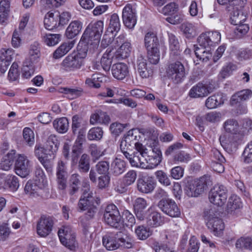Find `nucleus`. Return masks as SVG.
I'll use <instances>...</instances> for the list:
<instances>
[{"instance_id":"f257e3e1","label":"nucleus","mask_w":252,"mask_h":252,"mask_svg":"<svg viewBox=\"0 0 252 252\" xmlns=\"http://www.w3.org/2000/svg\"><path fill=\"white\" fill-rule=\"evenodd\" d=\"M137 152L133 153L131 166L144 169H153L161 162L162 154L158 148L149 151L142 144L136 145Z\"/></svg>"},{"instance_id":"f03ea898","label":"nucleus","mask_w":252,"mask_h":252,"mask_svg":"<svg viewBox=\"0 0 252 252\" xmlns=\"http://www.w3.org/2000/svg\"><path fill=\"white\" fill-rule=\"evenodd\" d=\"M103 30V22L102 21H98L91 26H89L82 36L80 43L92 46L94 49L97 48Z\"/></svg>"},{"instance_id":"7ed1b4c3","label":"nucleus","mask_w":252,"mask_h":252,"mask_svg":"<svg viewBox=\"0 0 252 252\" xmlns=\"http://www.w3.org/2000/svg\"><path fill=\"white\" fill-rule=\"evenodd\" d=\"M103 245L110 251L120 247L129 249L132 247L131 240L126 235L121 231L116 233H108L103 237Z\"/></svg>"},{"instance_id":"20e7f679","label":"nucleus","mask_w":252,"mask_h":252,"mask_svg":"<svg viewBox=\"0 0 252 252\" xmlns=\"http://www.w3.org/2000/svg\"><path fill=\"white\" fill-rule=\"evenodd\" d=\"M219 217V211L214 207L206 208L204 211V217L207 220L206 225L216 235H220L224 228L223 222Z\"/></svg>"},{"instance_id":"39448f33","label":"nucleus","mask_w":252,"mask_h":252,"mask_svg":"<svg viewBox=\"0 0 252 252\" xmlns=\"http://www.w3.org/2000/svg\"><path fill=\"white\" fill-rule=\"evenodd\" d=\"M103 220L108 225L117 229L124 227V221L117 207L113 204L108 205L105 208Z\"/></svg>"},{"instance_id":"423d86ee","label":"nucleus","mask_w":252,"mask_h":252,"mask_svg":"<svg viewBox=\"0 0 252 252\" xmlns=\"http://www.w3.org/2000/svg\"><path fill=\"white\" fill-rule=\"evenodd\" d=\"M209 177L203 176L199 179L188 181L185 191L189 197H197L201 194L206 189L209 181Z\"/></svg>"},{"instance_id":"0eeeda50","label":"nucleus","mask_w":252,"mask_h":252,"mask_svg":"<svg viewBox=\"0 0 252 252\" xmlns=\"http://www.w3.org/2000/svg\"><path fill=\"white\" fill-rule=\"evenodd\" d=\"M167 77L173 82L178 84L181 82L186 76L184 65L180 62L177 61L169 64L166 69Z\"/></svg>"},{"instance_id":"6e6552de","label":"nucleus","mask_w":252,"mask_h":252,"mask_svg":"<svg viewBox=\"0 0 252 252\" xmlns=\"http://www.w3.org/2000/svg\"><path fill=\"white\" fill-rule=\"evenodd\" d=\"M127 133V134L126 135L124 136L121 141L120 149L124 155L127 159H128L130 164L131 165L133 154H131L130 153L133 148V146L135 147L136 152H137L136 145L138 144L141 143L139 142H136L135 141V137L133 136L131 131L129 130Z\"/></svg>"},{"instance_id":"1a4fd4ad","label":"nucleus","mask_w":252,"mask_h":252,"mask_svg":"<svg viewBox=\"0 0 252 252\" xmlns=\"http://www.w3.org/2000/svg\"><path fill=\"white\" fill-rule=\"evenodd\" d=\"M227 197V189L223 185H216L209 193L210 202L218 206H222L226 202Z\"/></svg>"},{"instance_id":"9d476101","label":"nucleus","mask_w":252,"mask_h":252,"mask_svg":"<svg viewBox=\"0 0 252 252\" xmlns=\"http://www.w3.org/2000/svg\"><path fill=\"white\" fill-rule=\"evenodd\" d=\"M158 206L162 212L171 217H179L181 215L180 208L171 199L165 198L161 199L158 202Z\"/></svg>"},{"instance_id":"9b49d317","label":"nucleus","mask_w":252,"mask_h":252,"mask_svg":"<svg viewBox=\"0 0 252 252\" xmlns=\"http://www.w3.org/2000/svg\"><path fill=\"white\" fill-rule=\"evenodd\" d=\"M58 236L62 244L70 250L75 247L74 233L69 226H63L58 231Z\"/></svg>"},{"instance_id":"f8f14e48","label":"nucleus","mask_w":252,"mask_h":252,"mask_svg":"<svg viewBox=\"0 0 252 252\" xmlns=\"http://www.w3.org/2000/svg\"><path fill=\"white\" fill-rule=\"evenodd\" d=\"M95 203L97 205L100 203L99 197L93 196V193L89 189H85L81 196L77 208L79 212L85 211V210L93 205Z\"/></svg>"},{"instance_id":"ddd939ff","label":"nucleus","mask_w":252,"mask_h":252,"mask_svg":"<svg viewBox=\"0 0 252 252\" xmlns=\"http://www.w3.org/2000/svg\"><path fill=\"white\" fill-rule=\"evenodd\" d=\"M242 135L239 133L229 134L224 139V136H220V142L224 144L225 150L229 153H235L238 148L239 145L242 141Z\"/></svg>"},{"instance_id":"4468645a","label":"nucleus","mask_w":252,"mask_h":252,"mask_svg":"<svg viewBox=\"0 0 252 252\" xmlns=\"http://www.w3.org/2000/svg\"><path fill=\"white\" fill-rule=\"evenodd\" d=\"M32 168L30 161L24 155H19L15 161V173L18 176L25 178L30 174Z\"/></svg>"},{"instance_id":"2eb2a0df","label":"nucleus","mask_w":252,"mask_h":252,"mask_svg":"<svg viewBox=\"0 0 252 252\" xmlns=\"http://www.w3.org/2000/svg\"><path fill=\"white\" fill-rule=\"evenodd\" d=\"M54 220L50 216H42L37 224V233L41 237H45L52 231Z\"/></svg>"},{"instance_id":"dca6fc26","label":"nucleus","mask_w":252,"mask_h":252,"mask_svg":"<svg viewBox=\"0 0 252 252\" xmlns=\"http://www.w3.org/2000/svg\"><path fill=\"white\" fill-rule=\"evenodd\" d=\"M66 162L62 160L58 161L56 167V181L58 189L64 190L67 186V173L66 171Z\"/></svg>"},{"instance_id":"f3484780","label":"nucleus","mask_w":252,"mask_h":252,"mask_svg":"<svg viewBox=\"0 0 252 252\" xmlns=\"http://www.w3.org/2000/svg\"><path fill=\"white\" fill-rule=\"evenodd\" d=\"M122 19L124 24L127 28L132 29L135 26L137 22L136 10L131 4H126L123 8Z\"/></svg>"},{"instance_id":"a211bd4d","label":"nucleus","mask_w":252,"mask_h":252,"mask_svg":"<svg viewBox=\"0 0 252 252\" xmlns=\"http://www.w3.org/2000/svg\"><path fill=\"white\" fill-rule=\"evenodd\" d=\"M83 63V59L80 55L75 53L68 55L63 61L62 65L66 70L79 69Z\"/></svg>"},{"instance_id":"6ab92c4d","label":"nucleus","mask_w":252,"mask_h":252,"mask_svg":"<svg viewBox=\"0 0 252 252\" xmlns=\"http://www.w3.org/2000/svg\"><path fill=\"white\" fill-rule=\"evenodd\" d=\"M156 186V183L152 178L142 177L137 180V189L139 191L143 193L152 192Z\"/></svg>"},{"instance_id":"aec40b11","label":"nucleus","mask_w":252,"mask_h":252,"mask_svg":"<svg viewBox=\"0 0 252 252\" xmlns=\"http://www.w3.org/2000/svg\"><path fill=\"white\" fill-rule=\"evenodd\" d=\"M14 55V51L10 49H1L0 51V72L3 74L10 65Z\"/></svg>"},{"instance_id":"412c9836","label":"nucleus","mask_w":252,"mask_h":252,"mask_svg":"<svg viewBox=\"0 0 252 252\" xmlns=\"http://www.w3.org/2000/svg\"><path fill=\"white\" fill-rule=\"evenodd\" d=\"M212 153L213 169L216 172L222 173L224 171L223 163L226 161L225 158L216 149L212 150Z\"/></svg>"},{"instance_id":"4be33fe9","label":"nucleus","mask_w":252,"mask_h":252,"mask_svg":"<svg viewBox=\"0 0 252 252\" xmlns=\"http://www.w3.org/2000/svg\"><path fill=\"white\" fill-rule=\"evenodd\" d=\"M60 146V141L55 135L51 134L47 139L44 146V151L47 155L54 158Z\"/></svg>"},{"instance_id":"5701e85b","label":"nucleus","mask_w":252,"mask_h":252,"mask_svg":"<svg viewBox=\"0 0 252 252\" xmlns=\"http://www.w3.org/2000/svg\"><path fill=\"white\" fill-rule=\"evenodd\" d=\"M213 91L211 87L198 83L190 90L189 95L194 98L204 97L211 93Z\"/></svg>"},{"instance_id":"b1692460","label":"nucleus","mask_w":252,"mask_h":252,"mask_svg":"<svg viewBox=\"0 0 252 252\" xmlns=\"http://www.w3.org/2000/svg\"><path fill=\"white\" fill-rule=\"evenodd\" d=\"M111 71L114 78L122 80L128 74V68L124 63H119L114 64L112 66Z\"/></svg>"},{"instance_id":"393cba45","label":"nucleus","mask_w":252,"mask_h":252,"mask_svg":"<svg viewBox=\"0 0 252 252\" xmlns=\"http://www.w3.org/2000/svg\"><path fill=\"white\" fill-rule=\"evenodd\" d=\"M242 204L240 198L237 195H231L228 200L226 211L228 214L235 216L239 212V209L242 207Z\"/></svg>"},{"instance_id":"a878e982","label":"nucleus","mask_w":252,"mask_h":252,"mask_svg":"<svg viewBox=\"0 0 252 252\" xmlns=\"http://www.w3.org/2000/svg\"><path fill=\"white\" fill-rule=\"evenodd\" d=\"M110 121V118L107 113L101 110H98L91 115L90 123L92 125L100 124L108 125Z\"/></svg>"},{"instance_id":"bb28decb","label":"nucleus","mask_w":252,"mask_h":252,"mask_svg":"<svg viewBox=\"0 0 252 252\" xmlns=\"http://www.w3.org/2000/svg\"><path fill=\"white\" fill-rule=\"evenodd\" d=\"M82 29V23L78 20L72 21L67 28L65 35L69 39H72L81 32Z\"/></svg>"},{"instance_id":"cd10ccee","label":"nucleus","mask_w":252,"mask_h":252,"mask_svg":"<svg viewBox=\"0 0 252 252\" xmlns=\"http://www.w3.org/2000/svg\"><path fill=\"white\" fill-rule=\"evenodd\" d=\"M137 65L138 72L142 78H147L152 76L153 70L147 67L146 60L142 57L137 59Z\"/></svg>"},{"instance_id":"c85d7f7f","label":"nucleus","mask_w":252,"mask_h":252,"mask_svg":"<svg viewBox=\"0 0 252 252\" xmlns=\"http://www.w3.org/2000/svg\"><path fill=\"white\" fill-rule=\"evenodd\" d=\"M252 95V91L249 89L243 90L234 94L230 98V104L232 105L240 103L247 100Z\"/></svg>"},{"instance_id":"c756f323","label":"nucleus","mask_w":252,"mask_h":252,"mask_svg":"<svg viewBox=\"0 0 252 252\" xmlns=\"http://www.w3.org/2000/svg\"><path fill=\"white\" fill-rule=\"evenodd\" d=\"M144 44L147 50L159 48V44L157 35L152 32H147L144 38Z\"/></svg>"},{"instance_id":"7c9ffc66","label":"nucleus","mask_w":252,"mask_h":252,"mask_svg":"<svg viewBox=\"0 0 252 252\" xmlns=\"http://www.w3.org/2000/svg\"><path fill=\"white\" fill-rule=\"evenodd\" d=\"M59 13H48L45 16L44 24L45 27L48 30H53L58 27L60 25L58 21Z\"/></svg>"},{"instance_id":"2f4dec72","label":"nucleus","mask_w":252,"mask_h":252,"mask_svg":"<svg viewBox=\"0 0 252 252\" xmlns=\"http://www.w3.org/2000/svg\"><path fill=\"white\" fill-rule=\"evenodd\" d=\"M224 98L221 94H217L209 96L206 100L205 105L208 109L216 108L224 103Z\"/></svg>"},{"instance_id":"473e14b6","label":"nucleus","mask_w":252,"mask_h":252,"mask_svg":"<svg viewBox=\"0 0 252 252\" xmlns=\"http://www.w3.org/2000/svg\"><path fill=\"white\" fill-rule=\"evenodd\" d=\"M112 50L113 49L108 48L101 59V66L106 71L110 70L112 63V60L114 57V53L112 52Z\"/></svg>"},{"instance_id":"72a5a7b5","label":"nucleus","mask_w":252,"mask_h":252,"mask_svg":"<svg viewBox=\"0 0 252 252\" xmlns=\"http://www.w3.org/2000/svg\"><path fill=\"white\" fill-rule=\"evenodd\" d=\"M74 44V41L63 43L54 51L53 58L55 59L61 58L69 52Z\"/></svg>"},{"instance_id":"f704fd0d","label":"nucleus","mask_w":252,"mask_h":252,"mask_svg":"<svg viewBox=\"0 0 252 252\" xmlns=\"http://www.w3.org/2000/svg\"><path fill=\"white\" fill-rule=\"evenodd\" d=\"M126 162L120 159L116 158L111 164V170L112 174L115 176H119L124 173L126 170Z\"/></svg>"},{"instance_id":"c9c22d12","label":"nucleus","mask_w":252,"mask_h":252,"mask_svg":"<svg viewBox=\"0 0 252 252\" xmlns=\"http://www.w3.org/2000/svg\"><path fill=\"white\" fill-rule=\"evenodd\" d=\"M15 153L13 151L8 153L2 157L0 162V169L4 171L9 170L14 162Z\"/></svg>"},{"instance_id":"e433bc0d","label":"nucleus","mask_w":252,"mask_h":252,"mask_svg":"<svg viewBox=\"0 0 252 252\" xmlns=\"http://www.w3.org/2000/svg\"><path fill=\"white\" fill-rule=\"evenodd\" d=\"M29 60L32 63L38 62L41 56L39 44L37 42H34L32 44L29 50Z\"/></svg>"},{"instance_id":"4c0bfd02","label":"nucleus","mask_w":252,"mask_h":252,"mask_svg":"<svg viewBox=\"0 0 252 252\" xmlns=\"http://www.w3.org/2000/svg\"><path fill=\"white\" fill-rule=\"evenodd\" d=\"M53 124L55 129L61 133L66 132L69 126L68 119L65 117L56 119L54 121Z\"/></svg>"},{"instance_id":"58836bf2","label":"nucleus","mask_w":252,"mask_h":252,"mask_svg":"<svg viewBox=\"0 0 252 252\" xmlns=\"http://www.w3.org/2000/svg\"><path fill=\"white\" fill-rule=\"evenodd\" d=\"M169 48L174 56L179 55L180 44L177 37L172 33L168 32Z\"/></svg>"},{"instance_id":"ea45409f","label":"nucleus","mask_w":252,"mask_h":252,"mask_svg":"<svg viewBox=\"0 0 252 252\" xmlns=\"http://www.w3.org/2000/svg\"><path fill=\"white\" fill-rule=\"evenodd\" d=\"M80 176L78 174H73L71 175L69 179V194L73 195L78 191L80 188Z\"/></svg>"},{"instance_id":"a19ab883","label":"nucleus","mask_w":252,"mask_h":252,"mask_svg":"<svg viewBox=\"0 0 252 252\" xmlns=\"http://www.w3.org/2000/svg\"><path fill=\"white\" fill-rule=\"evenodd\" d=\"M24 190L26 193L31 197H36L39 195L40 188L36 183L29 181L26 184Z\"/></svg>"},{"instance_id":"79ce46f5","label":"nucleus","mask_w":252,"mask_h":252,"mask_svg":"<svg viewBox=\"0 0 252 252\" xmlns=\"http://www.w3.org/2000/svg\"><path fill=\"white\" fill-rule=\"evenodd\" d=\"M83 90L81 88H69L67 87L61 88L60 92L65 94L66 97L70 99H73L80 96Z\"/></svg>"},{"instance_id":"37998d69","label":"nucleus","mask_w":252,"mask_h":252,"mask_svg":"<svg viewBox=\"0 0 252 252\" xmlns=\"http://www.w3.org/2000/svg\"><path fill=\"white\" fill-rule=\"evenodd\" d=\"M180 29L188 38H191L196 35V28L191 23H184L181 25Z\"/></svg>"},{"instance_id":"c03bdc74","label":"nucleus","mask_w":252,"mask_h":252,"mask_svg":"<svg viewBox=\"0 0 252 252\" xmlns=\"http://www.w3.org/2000/svg\"><path fill=\"white\" fill-rule=\"evenodd\" d=\"M239 127V126L238 122L234 119H228L223 124V127L225 131L230 134H240L241 133L237 132Z\"/></svg>"},{"instance_id":"a18cd8bd","label":"nucleus","mask_w":252,"mask_h":252,"mask_svg":"<svg viewBox=\"0 0 252 252\" xmlns=\"http://www.w3.org/2000/svg\"><path fill=\"white\" fill-rule=\"evenodd\" d=\"M121 23L118 15L113 14L110 18L109 26L107 30L114 33H117L120 30Z\"/></svg>"},{"instance_id":"49530a36","label":"nucleus","mask_w":252,"mask_h":252,"mask_svg":"<svg viewBox=\"0 0 252 252\" xmlns=\"http://www.w3.org/2000/svg\"><path fill=\"white\" fill-rule=\"evenodd\" d=\"M10 4L7 0L0 1V23L4 24L7 20L9 11Z\"/></svg>"},{"instance_id":"de8ad7c7","label":"nucleus","mask_w":252,"mask_h":252,"mask_svg":"<svg viewBox=\"0 0 252 252\" xmlns=\"http://www.w3.org/2000/svg\"><path fill=\"white\" fill-rule=\"evenodd\" d=\"M237 249L243 250L252 249V239L250 237H242L238 239L235 243Z\"/></svg>"},{"instance_id":"09e8293b","label":"nucleus","mask_w":252,"mask_h":252,"mask_svg":"<svg viewBox=\"0 0 252 252\" xmlns=\"http://www.w3.org/2000/svg\"><path fill=\"white\" fill-rule=\"evenodd\" d=\"M78 163V170L81 173H87L90 168V158L86 154H83L80 158Z\"/></svg>"},{"instance_id":"8fccbe9b","label":"nucleus","mask_w":252,"mask_h":252,"mask_svg":"<svg viewBox=\"0 0 252 252\" xmlns=\"http://www.w3.org/2000/svg\"><path fill=\"white\" fill-rule=\"evenodd\" d=\"M103 79L104 77L101 74L94 73L92 75L91 78H87L85 83L89 86L99 88L101 86L100 83H102Z\"/></svg>"},{"instance_id":"3c124183","label":"nucleus","mask_w":252,"mask_h":252,"mask_svg":"<svg viewBox=\"0 0 252 252\" xmlns=\"http://www.w3.org/2000/svg\"><path fill=\"white\" fill-rule=\"evenodd\" d=\"M82 143L75 142L72 148L70 157L72 165H76L78 162V158L82 152Z\"/></svg>"},{"instance_id":"603ef678","label":"nucleus","mask_w":252,"mask_h":252,"mask_svg":"<svg viewBox=\"0 0 252 252\" xmlns=\"http://www.w3.org/2000/svg\"><path fill=\"white\" fill-rule=\"evenodd\" d=\"M61 35L60 34H45L42 37L43 42L49 46L56 45L61 40Z\"/></svg>"},{"instance_id":"864d4df0","label":"nucleus","mask_w":252,"mask_h":252,"mask_svg":"<svg viewBox=\"0 0 252 252\" xmlns=\"http://www.w3.org/2000/svg\"><path fill=\"white\" fill-rule=\"evenodd\" d=\"M29 60H26L24 62L22 68V76L26 79L30 78L34 72L33 64Z\"/></svg>"},{"instance_id":"5fc2aeb1","label":"nucleus","mask_w":252,"mask_h":252,"mask_svg":"<svg viewBox=\"0 0 252 252\" xmlns=\"http://www.w3.org/2000/svg\"><path fill=\"white\" fill-rule=\"evenodd\" d=\"M161 218L160 214L157 212H152L147 218V223L152 227H157L160 225Z\"/></svg>"},{"instance_id":"6e6d98bb","label":"nucleus","mask_w":252,"mask_h":252,"mask_svg":"<svg viewBox=\"0 0 252 252\" xmlns=\"http://www.w3.org/2000/svg\"><path fill=\"white\" fill-rule=\"evenodd\" d=\"M19 187L18 177L15 175H8L7 176L5 189L9 188L12 191H16Z\"/></svg>"},{"instance_id":"4d7b16f0","label":"nucleus","mask_w":252,"mask_h":252,"mask_svg":"<svg viewBox=\"0 0 252 252\" xmlns=\"http://www.w3.org/2000/svg\"><path fill=\"white\" fill-rule=\"evenodd\" d=\"M103 133L101 127H93L89 130L87 138L89 140H99L102 138Z\"/></svg>"},{"instance_id":"13d9d810","label":"nucleus","mask_w":252,"mask_h":252,"mask_svg":"<svg viewBox=\"0 0 252 252\" xmlns=\"http://www.w3.org/2000/svg\"><path fill=\"white\" fill-rule=\"evenodd\" d=\"M116 33L106 30L101 42V46L105 48L110 45L114 41Z\"/></svg>"},{"instance_id":"bf43d9fd","label":"nucleus","mask_w":252,"mask_h":252,"mask_svg":"<svg viewBox=\"0 0 252 252\" xmlns=\"http://www.w3.org/2000/svg\"><path fill=\"white\" fill-rule=\"evenodd\" d=\"M147 57L149 62L153 64H157L160 58L159 48H155L154 49H149L147 50Z\"/></svg>"},{"instance_id":"052dcab7","label":"nucleus","mask_w":252,"mask_h":252,"mask_svg":"<svg viewBox=\"0 0 252 252\" xmlns=\"http://www.w3.org/2000/svg\"><path fill=\"white\" fill-rule=\"evenodd\" d=\"M95 168L96 171L100 175L109 174V162L107 160H101L98 162Z\"/></svg>"},{"instance_id":"680f3d73","label":"nucleus","mask_w":252,"mask_h":252,"mask_svg":"<svg viewBox=\"0 0 252 252\" xmlns=\"http://www.w3.org/2000/svg\"><path fill=\"white\" fill-rule=\"evenodd\" d=\"M130 45L129 42H125L122 44L118 51L121 58L125 59L129 56L131 49Z\"/></svg>"},{"instance_id":"e2e57ef3","label":"nucleus","mask_w":252,"mask_h":252,"mask_svg":"<svg viewBox=\"0 0 252 252\" xmlns=\"http://www.w3.org/2000/svg\"><path fill=\"white\" fill-rule=\"evenodd\" d=\"M23 138L30 146L34 143V135L33 131L29 127H25L23 131Z\"/></svg>"},{"instance_id":"0e129e2a","label":"nucleus","mask_w":252,"mask_h":252,"mask_svg":"<svg viewBox=\"0 0 252 252\" xmlns=\"http://www.w3.org/2000/svg\"><path fill=\"white\" fill-rule=\"evenodd\" d=\"M135 233L139 239L141 240H145L152 234L149 229L143 225L138 226L135 229Z\"/></svg>"},{"instance_id":"69168bd1","label":"nucleus","mask_w":252,"mask_h":252,"mask_svg":"<svg viewBox=\"0 0 252 252\" xmlns=\"http://www.w3.org/2000/svg\"><path fill=\"white\" fill-rule=\"evenodd\" d=\"M89 152L92 157L93 161L95 162L98 160L101 157L104 155L100 148L95 144H91L89 146Z\"/></svg>"},{"instance_id":"338daca9","label":"nucleus","mask_w":252,"mask_h":252,"mask_svg":"<svg viewBox=\"0 0 252 252\" xmlns=\"http://www.w3.org/2000/svg\"><path fill=\"white\" fill-rule=\"evenodd\" d=\"M98 177L97 187L99 189H104L109 186L110 182V176L109 174H101Z\"/></svg>"},{"instance_id":"774afa93","label":"nucleus","mask_w":252,"mask_h":252,"mask_svg":"<svg viewBox=\"0 0 252 252\" xmlns=\"http://www.w3.org/2000/svg\"><path fill=\"white\" fill-rule=\"evenodd\" d=\"M243 155L245 162L250 163L252 161V140L245 147Z\"/></svg>"}]
</instances>
